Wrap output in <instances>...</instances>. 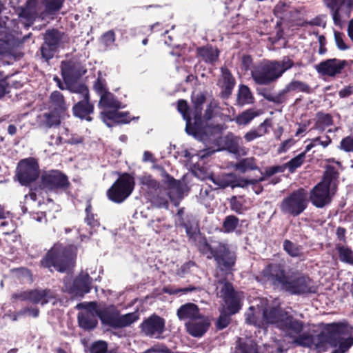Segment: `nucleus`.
Returning a JSON list of instances; mask_svg holds the SVG:
<instances>
[{
	"instance_id": "f257e3e1",
	"label": "nucleus",
	"mask_w": 353,
	"mask_h": 353,
	"mask_svg": "<svg viewBox=\"0 0 353 353\" xmlns=\"http://www.w3.org/2000/svg\"><path fill=\"white\" fill-rule=\"evenodd\" d=\"M255 280L263 285L269 284L274 290L288 292L292 295L316 293L314 281L307 274L294 272L288 274L284 264L269 263L255 276Z\"/></svg>"
},
{
	"instance_id": "f03ea898",
	"label": "nucleus",
	"mask_w": 353,
	"mask_h": 353,
	"mask_svg": "<svg viewBox=\"0 0 353 353\" xmlns=\"http://www.w3.org/2000/svg\"><path fill=\"white\" fill-rule=\"evenodd\" d=\"M77 250L73 245L55 243L40 260L39 265L50 272H68L75 265Z\"/></svg>"
},
{
	"instance_id": "7ed1b4c3",
	"label": "nucleus",
	"mask_w": 353,
	"mask_h": 353,
	"mask_svg": "<svg viewBox=\"0 0 353 353\" xmlns=\"http://www.w3.org/2000/svg\"><path fill=\"white\" fill-rule=\"evenodd\" d=\"M295 65L290 56L281 60H263L251 71V77L256 84L268 85L276 82L288 70Z\"/></svg>"
},
{
	"instance_id": "20e7f679",
	"label": "nucleus",
	"mask_w": 353,
	"mask_h": 353,
	"mask_svg": "<svg viewBox=\"0 0 353 353\" xmlns=\"http://www.w3.org/2000/svg\"><path fill=\"white\" fill-rule=\"evenodd\" d=\"M263 320L268 324L274 325L276 328L292 338L293 334L301 333L304 323L294 318L279 305H268L263 310Z\"/></svg>"
},
{
	"instance_id": "39448f33",
	"label": "nucleus",
	"mask_w": 353,
	"mask_h": 353,
	"mask_svg": "<svg viewBox=\"0 0 353 353\" xmlns=\"http://www.w3.org/2000/svg\"><path fill=\"white\" fill-rule=\"evenodd\" d=\"M339 172L333 165H327L321 181L310 191L309 199L313 205L322 208L329 205L338 187Z\"/></svg>"
},
{
	"instance_id": "423d86ee",
	"label": "nucleus",
	"mask_w": 353,
	"mask_h": 353,
	"mask_svg": "<svg viewBox=\"0 0 353 353\" xmlns=\"http://www.w3.org/2000/svg\"><path fill=\"white\" fill-rule=\"evenodd\" d=\"M77 307L93 310L103 325L114 329L130 326L138 319L137 315L134 312L121 315L120 311L114 305L99 309L96 302H89L80 303L77 305Z\"/></svg>"
},
{
	"instance_id": "0eeeda50",
	"label": "nucleus",
	"mask_w": 353,
	"mask_h": 353,
	"mask_svg": "<svg viewBox=\"0 0 353 353\" xmlns=\"http://www.w3.org/2000/svg\"><path fill=\"white\" fill-rule=\"evenodd\" d=\"M162 170V183L166 185L163 186L157 191L156 194H153L148 197L150 202L154 206L159 208H168L169 203L168 199L171 201L174 199L173 194L174 193L177 198L183 197V189L179 181L176 180L173 176L169 174L164 168Z\"/></svg>"
},
{
	"instance_id": "6e6552de",
	"label": "nucleus",
	"mask_w": 353,
	"mask_h": 353,
	"mask_svg": "<svg viewBox=\"0 0 353 353\" xmlns=\"http://www.w3.org/2000/svg\"><path fill=\"white\" fill-rule=\"evenodd\" d=\"M68 37L64 32L56 28L47 29L43 34V43L39 48V54L42 60L49 62L60 48H63L68 43Z\"/></svg>"
},
{
	"instance_id": "1a4fd4ad",
	"label": "nucleus",
	"mask_w": 353,
	"mask_h": 353,
	"mask_svg": "<svg viewBox=\"0 0 353 353\" xmlns=\"http://www.w3.org/2000/svg\"><path fill=\"white\" fill-rule=\"evenodd\" d=\"M308 203L307 191L303 188H299L282 200L280 210L284 214L296 217L305 210Z\"/></svg>"
},
{
	"instance_id": "9d476101",
	"label": "nucleus",
	"mask_w": 353,
	"mask_h": 353,
	"mask_svg": "<svg viewBox=\"0 0 353 353\" xmlns=\"http://www.w3.org/2000/svg\"><path fill=\"white\" fill-rule=\"evenodd\" d=\"M134 186V176L128 172L122 173L107 190V196L115 203H121L132 194Z\"/></svg>"
},
{
	"instance_id": "9b49d317",
	"label": "nucleus",
	"mask_w": 353,
	"mask_h": 353,
	"mask_svg": "<svg viewBox=\"0 0 353 353\" xmlns=\"http://www.w3.org/2000/svg\"><path fill=\"white\" fill-rule=\"evenodd\" d=\"M39 164L37 159L28 157L17 163L15 177L21 185L30 186L39 179Z\"/></svg>"
},
{
	"instance_id": "f8f14e48",
	"label": "nucleus",
	"mask_w": 353,
	"mask_h": 353,
	"mask_svg": "<svg viewBox=\"0 0 353 353\" xmlns=\"http://www.w3.org/2000/svg\"><path fill=\"white\" fill-rule=\"evenodd\" d=\"M70 186L68 176L58 170L44 172L40 178L39 188L46 192L65 191Z\"/></svg>"
},
{
	"instance_id": "ddd939ff",
	"label": "nucleus",
	"mask_w": 353,
	"mask_h": 353,
	"mask_svg": "<svg viewBox=\"0 0 353 353\" xmlns=\"http://www.w3.org/2000/svg\"><path fill=\"white\" fill-rule=\"evenodd\" d=\"M353 332V327L347 322L327 323L319 333V336L333 347H337L339 340Z\"/></svg>"
},
{
	"instance_id": "4468645a",
	"label": "nucleus",
	"mask_w": 353,
	"mask_h": 353,
	"mask_svg": "<svg viewBox=\"0 0 353 353\" xmlns=\"http://www.w3.org/2000/svg\"><path fill=\"white\" fill-rule=\"evenodd\" d=\"M219 283L223 284L219 291V296L224 303L223 310L230 314L238 313L242 307L239 293L235 290L233 284L227 280L219 281Z\"/></svg>"
},
{
	"instance_id": "2eb2a0df",
	"label": "nucleus",
	"mask_w": 353,
	"mask_h": 353,
	"mask_svg": "<svg viewBox=\"0 0 353 353\" xmlns=\"http://www.w3.org/2000/svg\"><path fill=\"white\" fill-rule=\"evenodd\" d=\"M212 259H214L221 272L228 274L234 270L236 256L235 253L230 250L228 245L218 242Z\"/></svg>"
},
{
	"instance_id": "dca6fc26",
	"label": "nucleus",
	"mask_w": 353,
	"mask_h": 353,
	"mask_svg": "<svg viewBox=\"0 0 353 353\" xmlns=\"http://www.w3.org/2000/svg\"><path fill=\"white\" fill-rule=\"evenodd\" d=\"M331 11L335 26H341L342 19L349 18L353 10V0H323Z\"/></svg>"
},
{
	"instance_id": "f3484780",
	"label": "nucleus",
	"mask_w": 353,
	"mask_h": 353,
	"mask_svg": "<svg viewBox=\"0 0 353 353\" xmlns=\"http://www.w3.org/2000/svg\"><path fill=\"white\" fill-rule=\"evenodd\" d=\"M165 319L153 314L143 321L140 329L145 336L159 339L165 331Z\"/></svg>"
},
{
	"instance_id": "a211bd4d",
	"label": "nucleus",
	"mask_w": 353,
	"mask_h": 353,
	"mask_svg": "<svg viewBox=\"0 0 353 353\" xmlns=\"http://www.w3.org/2000/svg\"><path fill=\"white\" fill-rule=\"evenodd\" d=\"M60 68L61 77L66 83L78 79L86 72L81 63L74 59L62 61Z\"/></svg>"
},
{
	"instance_id": "6ab92c4d",
	"label": "nucleus",
	"mask_w": 353,
	"mask_h": 353,
	"mask_svg": "<svg viewBox=\"0 0 353 353\" xmlns=\"http://www.w3.org/2000/svg\"><path fill=\"white\" fill-rule=\"evenodd\" d=\"M205 101L206 94L205 92H192L191 95V102L192 103L191 113L192 114L193 119L195 120L196 129H200L203 138L204 137H206V133L203 127L202 111L203 105Z\"/></svg>"
},
{
	"instance_id": "aec40b11",
	"label": "nucleus",
	"mask_w": 353,
	"mask_h": 353,
	"mask_svg": "<svg viewBox=\"0 0 353 353\" xmlns=\"http://www.w3.org/2000/svg\"><path fill=\"white\" fill-rule=\"evenodd\" d=\"M177 110L182 114L183 119L186 122V132L190 135H192L196 139L203 140L200 129H196L195 120H194L193 123L192 122L193 117L186 100H178Z\"/></svg>"
},
{
	"instance_id": "412c9836",
	"label": "nucleus",
	"mask_w": 353,
	"mask_h": 353,
	"mask_svg": "<svg viewBox=\"0 0 353 353\" xmlns=\"http://www.w3.org/2000/svg\"><path fill=\"white\" fill-rule=\"evenodd\" d=\"M348 65L349 63L346 60L333 58L321 61L316 65V69L319 73L323 75L335 77L341 74L343 70Z\"/></svg>"
},
{
	"instance_id": "4be33fe9",
	"label": "nucleus",
	"mask_w": 353,
	"mask_h": 353,
	"mask_svg": "<svg viewBox=\"0 0 353 353\" xmlns=\"http://www.w3.org/2000/svg\"><path fill=\"white\" fill-rule=\"evenodd\" d=\"M65 116L49 110L37 116L36 121L38 127L42 130H48L51 128H57L61 125V121Z\"/></svg>"
},
{
	"instance_id": "5701e85b",
	"label": "nucleus",
	"mask_w": 353,
	"mask_h": 353,
	"mask_svg": "<svg viewBox=\"0 0 353 353\" xmlns=\"http://www.w3.org/2000/svg\"><path fill=\"white\" fill-rule=\"evenodd\" d=\"M37 0H27L24 6L18 8L19 18L26 29H28L34 23L37 14Z\"/></svg>"
},
{
	"instance_id": "b1692460",
	"label": "nucleus",
	"mask_w": 353,
	"mask_h": 353,
	"mask_svg": "<svg viewBox=\"0 0 353 353\" xmlns=\"http://www.w3.org/2000/svg\"><path fill=\"white\" fill-rule=\"evenodd\" d=\"M221 78L217 85L221 89L220 97L223 99H228L232 93L236 85V79L231 71L226 67L221 68Z\"/></svg>"
},
{
	"instance_id": "393cba45",
	"label": "nucleus",
	"mask_w": 353,
	"mask_h": 353,
	"mask_svg": "<svg viewBox=\"0 0 353 353\" xmlns=\"http://www.w3.org/2000/svg\"><path fill=\"white\" fill-rule=\"evenodd\" d=\"M19 23L9 19V22L6 23L5 27L0 28V35L4 36L6 39L11 41H25L31 34L29 33L28 35L22 36Z\"/></svg>"
},
{
	"instance_id": "a878e982",
	"label": "nucleus",
	"mask_w": 353,
	"mask_h": 353,
	"mask_svg": "<svg viewBox=\"0 0 353 353\" xmlns=\"http://www.w3.org/2000/svg\"><path fill=\"white\" fill-rule=\"evenodd\" d=\"M92 279L88 273L80 274L73 281L70 292L83 296L90 292L92 288Z\"/></svg>"
},
{
	"instance_id": "bb28decb",
	"label": "nucleus",
	"mask_w": 353,
	"mask_h": 353,
	"mask_svg": "<svg viewBox=\"0 0 353 353\" xmlns=\"http://www.w3.org/2000/svg\"><path fill=\"white\" fill-rule=\"evenodd\" d=\"M94 106L90 99H80L72 107V113L75 117L84 119L87 121H92L90 116L94 113Z\"/></svg>"
},
{
	"instance_id": "cd10ccee",
	"label": "nucleus",
	"mask_w": 353,
	"mask_h": 353,
	"mask_svg": "<svg viewBox=\"0 0 353 353\" xmlns=\"http://www.w3.org/2000/svg\"><path fill=\"white\" fill-rule=\"evenodd\" d=\"M179 225L185 228L189 241H195L200 234L199 222L192 214H187Z\"/></svg>"
},
{
	"instance_id": "c85d7f7f",
	"label": "nucleus",
	"mask_w": 353,
	"mask_h": 353,
	"mask_svg": "<svg viewBox=\"0 0 353 353\" xmlns=\"http://www.w3.org/2000/svg\"><path fill=\"white\" fill-rule=\"evenodd\" d=\"M210 322L201 315V319L185 323L188 332L194 337L202 336L208 330Z\"/></svg>"
},
{
	"instance_id": "c756f323",
	"label": "nucleus",
	"mask_w": 353,
	"mask_h": 353,
	"mask_svg": "<svg viewBox=\"0 0 353 353\" xmlns=\"http://www.w3.org/2000/svg\"><path fill=\"white\" fill-rule=\"evenodd\" d=\"M50 110L56 111L64 116L69 115L67 113L68 105L63 94L59 91H53L49 97Z\"/></svg>"
},
{
	"instance_id": "7c9ffc66",
	"label": "nucleus",
	"mask_w": 353,
	"mask_h": 353,
	"mask_svg": "<svg viewBox=\"0 0 353 353\" xmlns=\"http://www.w3.org/2000/svg\"><path fill=\"white\" fill-rule=\"evenodd\" d=\"M176 315L180 320H197L201 319L200 310L197 305L188 303L182 305L176 311Z\"/></svg>"
},
{
	"instance_id": "2f4dec72",
	"label": "nucleus",
	"mask_w": 353,
	"mask_h": 353,
	"mask_svg": "<svg viewBox=\"0 0 353 353\" xmlns=\"http://www.w3.org/2000/svg\"><path fill=\"white\" fill-rule=\"evenodd\" d=\"M53 299L54 296L50 289L28 290V301L33 304L41 303L43 305Z\"/></svg>"
},
{
	"instance_id": "473e14b6",
	"label": "nucleus",
	"mask_w": 353,
	"mask_h": 353,
	"mask_svg": "<svg viewBox=\"0 0 353 353\" xmlns=\"http://www.w3.org/2000/svg\"><path fill=\"white\" fill-rule=\"evenodd\" d=\"M87 312H79L77 314L79 326L85 331L93 330L98 325L96 314L92 310H87Z\"/></svg>"
},
{
	"instance_id": "72a5a7b5",
	"label": "nucleus",
	"mask_w": 353,
	"mask_h": 353,
	"mask_svg": "<svg viewBox=\"0 0 353 353\" xmlns=\"http://www.w3.org/2000/svg\"><path fill=\"white\" fill-rule=\"evenodd\" d=\"M334 124V118L331 114L319 111L315 114L314 124L311 130H315L322 133L327 128L332 126Z\"/></svg>"
},
{
	"instance_id": "f704fd0d",
	"label": "nucleus",
	"mask_w": 353,
	"mask_h": 353,
	"mask_svg": "<svg viewBox=\"0 0 353 353\" xmlns=\"http://www.w3.org/2000/svg\"><path fill=\"white\" fill-rule=\"evenodd\" d=\"M101 114L103 121L108 126H110V125L107 123L108 120L117 123H128L131 121L130 115L128 112H119L117 109L102 112Z\"/></svg>"
},
{
	"instance_id": "c9c22d12",
	"label": "nucleus",
	"mask_w": 353,
	"mask_h": 353,
	"mask_svg": "<svg viewBox=\"0 0 353 353\" xmlns=\"http://www.w3.org/2000/svg\"><path fill=\"white\" fill-rule=\"evenodd\" d=\"M196 53L205 63L213 64L218 60L220 51L216 47L207 45L197 48Z\"/></svg>"
},
{
	"instance_id": "e433bc0d",
	"label": "nucleus",
	"mask_w": 353,
	"mask_h": 353,
	"mask_svg": "<svg viewBox=\"0 0 353 353\" xmlns=\"http://www.w3.org/2000/svg\"><path fill=\"white\" fill-rule=\"evenodd\" d=\"M194 243L199 252L205 256L208 259H212L215 253L216 246L212 247L209 243L205 236H200L196 238L195 241H191Z\"/></svg>"
},
{
	"instance_id": "4c0bfd02",
	"label": "nucleus",
	"mask_w": 353,
	"mask_h": 353,
	"mask_svg": "<svg viewBox=\"0 0 353 353\" xmlns=\"http://www.w3.org/2000/svg\"><path fill=\"white\" fill-rule=\"evenodd\" d=\"M10 40L0 39V65H10L14 59Z\"/></svg>"
},
{
	"instance_id": "58836bf2",
	"label": "nucleus",
	"mask_w": 353,
	"mask_h": 353,
	"mask_svg": "<svg viewBox=\"0 0 353 353\" xmlns=\"http://www.w3.org/2000/svg\"><path fill=\"white\" fill-rule=\"evenodd\" d=\"M254 102V97L250 89V88L244 84H241L239 88L236 105L239 106H243L248 104H252Z\"/></svg>"
},
{
	"instance_id": "ea45409f",
	"label": "nucleus",
	"mask_w": 353,
	"mask_h": 353,
	"mask_svg": "<svg viewBox=\"0 0 353 353\" xmlns=\"http://www.w3.org/2000/svg\"><path fill=\"white\" fill-rule=\"evenodd\" d=\"M210 180L221 188L228 187L235 188L239 185L236 183L233 174H228L223 176H214L210 177Z\"/></svg>"
},
{
	"instance_id": "a19ab883",
	"label": "nucleus",
	"mask_w": 353,
	"mask_h": 353,
	"mask_svg": "<svg viewBox=\"0 0 353 353\" xmlns=\"http://www.w3.org/2000/svg\"><path fill=\"white\" fill-rule=\"evenodd\" d=\"M99 105L103 108H114L117 110L122 108L121 103L109 91L100 96Z\"/></svg>"
},
{
	"instance_id": "79ce46f5",
	"label": "nucleus",
	"mask_w": 353,
	"mask_h": 353,
	"mask_svg": "<svg viewBox=\"0 0 353 353\" xmlns=\"http://www.w3.org/2000/svg\"><path fill=\"white\" fill-rule=\"evenodd\" d=\"M141 183L146 187V192L149 197L153 194H156L157 191L165 186V184H160L156 179H153L151 175L143 176L141 179Z\"/></svg>"
},
{
	"instance_id": "37998d69",
	"label": "nucleus",
	"mask_w": 353,
	"mask_h": 353,
	"mask_svg": "<svg viewBox=\"0 0 353 353\" xmlns=\"http://www.w3.org/2000/svg\"><path fill=\"white\" fill-rule=\"evenodd\" d=\"M290 6L289 4L280 1L274 6L273 13L276 18L280 19L281 22L288 21L292 15V12L290 10Z\"/></svg>"
},
{
	"instance_id": "c03bdc74",
	"label": "nucleus",
	"mask_w": 353,
	"mask_h": 353,
	"mask_svg": "<svg viewBox=\"0 0 353 353\" xmlns=\"http://www.w3.org/2000/svg\"><path fill=\"white\" fill-rule=\"evenodd\" d=\"M259 114L260 113L258 110L253 108H249L237 115L234 120L238 125H245L250 123L255 117L259 116Z\"/></svg>"
},
{
	"instance_id": "a18cd8bd",
	"label": "nucleus",
	"mask_w": 353,
	"mask_h": 353,
	"mask_svg": "<svg viewBox=\"0 0 353 353\" xmlns=\"http://www.w3.org/2000/svg\"><path fill=\"white\" fill-rule=\"evenodd\" d=\"M296 335H297V336L294 337L292 341V343L295 345L311 348L314 344V337L312 334L299 333L298 334H293L292 337H294Z\"/></svg>"
},
{
	"instance_id": "49530a36",
	"label": "nucleus",
	"mask_w": 353,
	"mask_h": 353,
	"mask_svg": "<svg viewBox=\"0 0 353 353\" xmlns=\"http://www.w3.org/2000/svg\"><path fill=\"white\" fill-rule=\"evenodd\" d=\"M285 88L288 93L290 92H301L311 94L312 92V89L308 84L298 80L290 81L285 86Z\"/></svg>"
},
{
	"instance_id": "de8ad7c7",
	"label": "nucleus",
	"mask_w": 353,
	"mask_h": 353,
	"mask_svg": "<svg viewBox=\"0 0 353 353\" xmlns=\"http://www.w3.org/2000/svg\"><path fill=\"white\" fill-rule=\"evenodd\" d=\"M268 120H265L256 128L252 129L244 135V139L247 142L252 141L253 140L259 138L268 133L266 128V123Z\"/></svg>"
},
{
	"instance_id": "09e8293b",
	"label": "nucleus",
	"mask_w": 353,
	"mask_h": 353,
	"mask_svg": "<svg viewBox=\"0 0 353 353\" xmlns=\"http://www.w3.org/2000/svg\"><path fill=\"white\" fill-rule=\"evenodd\" d=\"M288 92L285 88L280 90L276 95H273L266 91L261 93L263 98L268 101L272 102L275 104H282L285 103L288 100Z\"/></svg>"
},
{
	"instance_id": "8fccbe9b",
	"label": "nucleus",
	"mask_w": 353,
	"mask_h": 353,
	"mask_svg": "<svg viewBox=\"0 0 353 353\" xmlns=\"http://www.w3.org/2000/svg\"><path fill=\"white\" fill-rule=\"evenodd\" d=\"M85 212L86 216L84 220L87 225L91 228L99 227V219L97 217V214L93 212V208L90 201H88L86 203Z\"/></svg>"
},
{
	"instance_id": "3c124183",
	"label": "nucleus",
	"mask_w": 353,
	"mask_h": 353,
	"mask_svg": "<svg viewBox=\"0 0 353 353\" xmlns=\"http://www.w3.org/2000/svg\"><path fill=\"white\" fill-rule=\"evenodd\" d=\"M239 225V219L235 215H228L224 219L222 228L225 233H232L236 231Z\"/></svg>"
},
{
	"instance_id": "603ef678",
	"label": "nucleus",
	"mask_w": 353,
	"mask_h": 353,
	"mask_svg": "<svg viewBox=\"0 0 353 353\" xmlns=\"http://www.w3.org/2000/svg\"><path fill=\"white\" fill-rule=\"evenodd\" d=\"M235 168L236 170L245 173L248 170H254L258 169V167L256 164V161L254 158H245L240 160L235 165Z\"/></svg>"
},
{
	"instance_id": "864d4df0",
	"label": "nucleus",
	"mask_w": 353,
	"mask_h": 353,
	"mask_svg": "<svg viewBox=\"0 0 353 353\" xmlns=\"http://www.w3.org/2000/svg\"><path fill=\"white\" fill-rule=\"evenodd\" d=\"M283 248L284 251L291 257H300L302 256V247L295 244L290 240H284Z\"/></svg>"
},
{
	"instance_id": "5fc2aeb1",
	"label": "nucleus",
	"mask_w": 353,
	"mask_h": 353,
	"mask_svg": "<svg viewBox=\"0 0 353 353\" xmlns=\"http://www.w3.org/2000/svg\"><path fill=\"white\" fill-rule=\"evenodd\" d=\"M305 161V153H300L283 165L284 170L288 169L290 173H294L297 168H300L304 163Z\"/></svg>"
},
{
	"instance_id": "6e6d98bb",
	"label": "nucleus",
	"mask_w": 353,
	"mask_h": 353,
	"mask_svg": "<svg viewBox=\"0 0 353 353\" xmlns=\"http://www.w3.org/2000/svg\"><path fill=\"white\" fill-rule=\"evenodd\" d=\"M48 14H54L59 12L63 6L65 0H41Z\"/></svg>"
},
{
	"instance_id": "4d7b16f0",
	"label": "nucleus",
	"mask_w": 353,
	"mask_h": 353,
	"mask_svg": "<svg viewBox=\"0 0 353 353\" xmlns=\"http://www.w3.org/2000/svg\"><path fill=\"white\" fill-rule=\"evenodd\" d=\"M336 248L341 261L351 265L353 264V252L350 248L340 244L336 245Z\"/></svg>"
},
{
	"instance_id": "13d9d810",
	"label": "nucleus",
	"mask_w": 353,
	"mask_h": 353,
	"mask_svg": "<svg viewBox=\"0 0 353 353\" xmlns=\"http://www.w3.org/2000/svg\"><path fill=\"white\" fill-rule=\"evenodd\" d=\"M93 90L99 96L109 91L106 80L102 77L101 72H99L97 79L93 83Z\"/></svg>"
},
{
	"instance_id": "bf43d9fd",
	"label": "nucleus",
	"mask_w": 353,
	"mask_h": 353,
	"mask_svg": "<svg viewBox=\"0 0 353 353\" xmlns=\"http://www.w3.org/2000/svg\"><path fill=\"white\" fill-rule=\"evenodd\" d=\"M244 200L242 196L237 197L232 196L230 199V207L232 211L235 212L236 214H241L245 211Z\"/></svg>"
},
{
	"instance_id": "052dcab7",
	"label": "nucleus",
	"mask_w": 353,
	"mask_h": 353,
	"mask_svg": "<svg viewBox=\"0 0 353 353\" xmlns=\"http://www.w3.org/2000/svg\"><path fill=\"white\" fill-rule=\"evenodd\" d=\"M232 315V314H229L226 310H223L216 323V329L221 330L227 327L231 322L230 316Z\"/></svg>"
},
{
	"instance_id": "680f3d73",
	"label": "nucleus",
	"mask_w": 353,
	"mask_h": 353,
	"mask_svg": "<svg viewBox=\"0 0 353 353\" xmlns=\"http://www.w3.org/2000/svg\"><path fill=\"white\" fill-rule=\"evenodd\" d=\"M353 345V332L347 334L345 337H342L337 345L339 348L344 353Z\"/></svg>"
},
{
	"instance_id": "e2e57ef3",
	"label": "nucleus",
	"mask_w": 353,
	"mask_h": 353,
	"mask_svg": "<svg viewBox=\"0 0 353 353\" xmlns=\"http://www.w3.org/2000/svg\"><path fill=\"white\" fill-rule=\"evenodd\" d=\"M199 290V288L195 286H189L183 288H172L170 287H165L163 290V292L169 294H177L179 292L186 294L188 292L196 291Z\"/></svg>"
},
{
	"instance_id": "0e129e2a",
	"label": "nucleus",
	"mask_w": 353,
	"mask_h": 353,
	"mask_svg": "<svg viewBox=\"0 0 353 353\" xmlns=\"http://www.w3.org/2000/svg\"><path fill=\"white\" fill-rule=\"evenodd\" d=\"M90 353H107L108 343L104 341H97L92 343Z\"/></svg>"
},
{
	"instance_id": "69168bd1",
	"label": "nucleus",
	"mask_w": 353,
	"mask_h": 353,
	"mask_svg": "<svg viewBox=\"0 0 353 353\" xmlns=\"http://www.w3.org/2000/svg\"><path fill=\"white\" fill-rule=\"evenodd\" d=\"M339 148L345 152H353V134L341 139Z\"/></svg>"
},
{
	"instance_id": "338daca9",
	"label": "nucleus",
	"mask_w": 353,
	"mask_h": 353,
	"mask_svg": "<svg viewBox=\"0 0 353 353\" xmlns=\"http://www.w3.org/2000/svg\"><path fill=\"white\" fill-rule=\"evenodd\" d=\"M115 37L116 36L114 30H108L101 35L100 41L105 46L108 47L114 44L115 41Z\"/></svg>"
},
{
	"instance_id": "774afa93",
	"label": "nucleus",
	"mask_w": 353,
	"mask_h": 353,
	"mask_svg": "<svg viewBox=\"0 0 353 353\" xmlns=\"http://www.w3.org/2000/svg\"><path fill=\"white\" fill-rule=\"evenodd\" d=\"M72 91L80 94V99H90V92L88 87L84 83L78 84Z\"/></svg>"
}]
</instances>
